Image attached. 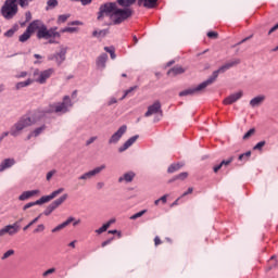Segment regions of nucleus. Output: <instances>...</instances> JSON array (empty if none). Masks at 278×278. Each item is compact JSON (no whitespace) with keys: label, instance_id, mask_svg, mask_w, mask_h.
I'll use <instances>...</instances> for the list:
<instances>
[{"label":"nucleus","instance_id":"1","mask_svg":"<svg viewBox=\"0 0 278 278\" xmlns=\"http://www.w3.org/2000/svg\"><path fill=\"white\" fill-rule=\"evenodd\" d=\"M136 3V0H117V2H106L100 5L98 13V21H101L104 16H110L113 25H121L125 23L127 18H131L134 10L131 5Z\"/></svg>","mask_w":278,"mask_h":278},{"label":"nucleus","instance_id":"2","mask_svg":"<svg viewBox=\"0 0 278 278\" xmlns=\"http://www.w3.org/2000/svg\"><path fill=\"white\" fill-rule=\"evenodd\" d=\"M45 116L42 111H35L31 114H26L22 116L11 128H10V136L13 138H17L27 129V127H31V125H36L40 118Z\"/></svg>","mask_w":278,"mask_h":278},{"label":"nucleus","instance_id":"3","mask_svg":"<svg viewBox=\"0 0 278 278\" xmlns=\"http://www.w3.org/2000/svg\"><path fill=\"white\" fill-rule=\"evenodd\" d=\"M37 38L39 40H49V45H60V41L55 40V38H62V34L58 31V27H51L50 29L47 28V25H41L39 30L37 31Z\"/></svg>","mask_w":278,"mask_h":278},{"label":"nucleus","instance_id":"4","mask_svg":"<svg viewBox=\"0 0 278 278\" xmlns=\"http://www.w3.org/2000/svg\"><path fill=\"white\" fill-rule=\"evenodd\" d=\"M68 108H73V102L71 101V98L68 96H65L63 98V102L50 104L48 109L41 112L43 115L53 114V112H55L56 114H66V112H68Z\"/></svg>","mask_w":278,"mask_h":278},{"label":"nucleus","instance_id":"5","mask_svg":"<svg viewBox=\"0 0 278 278\" xmlns=\"http://www.w3.org/2000/svg\"><path fill=\"white\" fill-rule=\"evenodd\" d=\"M1 14L7 21L18 14V0H5L4 4L1 8Z\"/></svg>","mask_w":278,"mask_h":278},{"label":"nucleus","instance_id":"6","mask_svg":"<svg viewBox=\"0 0 278 278\" xmlns=\"http://www.w3.org/2000/svg\"><path fill=\"white\" fill-rule=\"evenodd\" d=\"M53 73H55V70L53 68H48L43 71L36 68L33 72V81L42 86L47 84V81H49L51 77H53Z\"/></svg>","mask_w":278,"mask_h":278},{"label":"nucleus","instance_id":"7","mask_svg":"<svg viewBox=\"0 0 278 278\" xmlns=\"http://www.w3.org/2000/svg\"><path fill=\"white\" fill-rule=\"evenodd\" d=\"M62 192H64V188H59L58 190L53 191L49 195H43L35 202H29V203L25 204L23 206V210L25 212V211L29 210V207H34V205H42L43 203H49V201H53V199H55V197H58L59 194H62Z\"/></svg>","mask_w":278,"mask_h":278},{"label":"nucleus","instance_id":"8","mask_svg":"<svg viewBox=\"0 0 278 278\" xmlns=\"http://www.w3.org/2000/svg\"><path fill=\"white\" fill-rule=\"evenodd\" d=\"M66 53H68V47L61 45L59 51L48 55L49 62H55L58 66H62L66 62Z\"/></svg>","mask_w":278,"mask_h":278},{"label":"nucleus","instance_id":"9","mask_svg":"<svg viewBox=\"0 0 278 278\" xmlns=\"http://www.w3.org/2000/svg\"><path fill=\"white\" fill-rule=\"evenodd\" d=\"M238 64H240V59H235L227 62L226 64L222 65L218 70L214 71L212 76L208 77V79H211V83L214 84V81L218 79L219 74L227 73L229 68H233V66H238Z\"/></svg>","mask_w":278,"mask_h":278},{"label":"nucleus","instance_id":"10","mask_svg":"<svg viewBox=\"0 0 278 278\" xmlns=\"http://www.w3.org/2000/svg\"><path fill=\"white\" fill-rule=\"evenodd\" d=\"M212 80L208 78L207 80L203 81L202 84L198 85L197 87H192L179 92V97H192L194 94H199L202 90H205L207 86H212Z\"/></svg>","mask_w":278,"mask_h":278},{"label":"nucleus","instance_id":"11","mask_svg":"<svg viewBox=\"0 0 278 278\" xmlns=\"http://www.w3.org/2000/svg\"><path fill=\"white\" fill-rule=\"evenodd\" d=\"M66 199H68V194L64 193L63 195H61L59 199H56L55 201H53L50 205L47 206V208L43 211L45 216H51V214H53V212H55V210H58L60 207V205H62V203H64V201H66Z\"/></svg>","mask_w":278,"mask_h":278},{"label":"nucleus","instance_id":"12","mask_svg":"<svg viewBox=\"0 0 278 278\" xmlns=\"http://www.w3.org/2000/svg\"><path fill=\"white\" fill-rule=\"evenodd\" d=\"M127 134V125L121 126L109 139V144H118L119 140Z\"/></svg>","mask_w":278,"mask_h":278},{"label":"nucleus","instance_id":"13","mask_svg":"<svg viewBox=\"0 0 278 278\" xmlns=\"http://www.w3.org/2000/svg\"><path fill=\"white\" fill-rule=\"evenodd\" d=\"M153 114H159V116H162V103H160V101H155L152 105H150L144 116L149 117L153 116Z\"/></svg>","mask_w":278,"mask_h":278},{"label":"nucleus","instance_id":"14","mask_svg":"<svg viewBox=\"0 0 278 278\" xmlns=\"http://www.w3.org/2000/svg\"><path fill=\"white\" fill-rule=\"evenodd\" d=\"M243 96H244L243 91H238L236 93H232L224 100V105H232V103H236V101H240V99H242Z\"/></svg>","mask_w":278,"mask_h":278},{"label":"nucleus","instance_id":"15","mask_svg":"<svg viewBox=\"0 0 278 278\" xmlns=\"http://www.w3.org/2000/svg\"><path fill=\"white\" fill-rule=\"evenodd\" d=\"M20 229H21V226H18V222H15L12 225L4 226L2 228V231L4 232V236L5 233H8L9 236H15V233L20 231Z\"/></svg>","mask_w":278,"mask_h":278},{"label":"nucleus","instance_id":"16","mask_svg":"<svg viewBox=\"0 0 278 278\" xmlns=\"http://www.w3.org/2000/svg\"><path fill=\"white\" fill-rule=\"evenodd\" d=\"M106 63H108V54L106 53L100 54L96 61L98 71H105Z\"/></svg>","mask_w":278,"mask_h":278},{"label":"nucleus","instance_id":"17","mask_svg":"<svg viewBox=\"0 0 278 278\" xmlns=\"http://www.w3.org/2000/svg\"><path fill=\"white\" fill-rule=\"evenodd\" d=\"M16 164V161L14 159H4L0 163V173H3V170H8V168H12Z\"/></svg>","mask_w":278,"mask_h":278},{"label":"nucleus","instance_id":"18","mask_svg":"<svg viewBox=\"0 0 278 278\" xmlns=\"http://www.w3.org/2000/svg\"><path fill=\"white\" fill-rule=\"evenodd\" d=\"M138 138V135L130 137L122 147L118 148V152L123 153L124 151H127V149H129V147H131V144H134Z\"/></svg>","mask_w":278,"mask_h":278},{"label":"nucleus","instance_id":"19","mask_svg":"<svg viewBox=\"0 0 278 278\" xmlns=\"http://www.w3.org/2000/svg\"><path fill=\"white\" fill-rule=\"evenodd\" d=\"M182 73H186V68L181 65H176L167 72V75L170 77H177V75H182Z\"/></svg>","mask_w":278,"mask_h":278},{"label":"nucleus","instance_id":"20","mask_svg":"<svg viewBox=\"0 0 278 278\" xmlns=\"http://www.w3.org/2000/svg\"><path fill=\"white\" fill-rule=\"evenodd\" d=\"M42 22L36 20L34 22H31L28 27L26 28L30 34H34V31H40V28L42 27Z\"/></svg>","mask_w":278,"mask_h":278},{"label":"nucleus","instance_id":"21","mask_svg":"<svg viewBox=\"0 0 278 278\" xmlns=\"http://www.w3.org/2000/svg\"><path fill=\"white\" fill-rule=\"evenodd\" d=\"M36 194H40V190L24 191L18 199L20 201H27V199H31Z\"/></svg>","mask_w":278,"mask_h":278},{"label":"nucleus","instance_id":"22","mask_svg":"<svg viewBox=\"0 0 278 278\" xmlns=\"http://www.w3.org/2000/svg\"><path fill=\"white\" fill-rule=\"evenodd\" d=\"M45 129H47L46 126L35 128L34 130H31L28 134V136L26 137V140H31V138H38V136H40V134H42V131H45Z\"/></svg>","mask_w":278,"mask_h":278},{"label":"nucleus","instance_id":"23","mask_svg":"<svg viewBox=\"0 0 278 278\" xmlns=\"http://www.w3.org/2000/svg\"><path fill=\"white\" fill-rule=\"evenodd\" d=\"M266 101V96H257L250 101L251 108H260Z\"/></svg>","mask_w":278,"mask_h":278},{"label":"nucleus","instance_id":"24","mask_svg":"<svg viewBox=\"0 0 278 278\" xmlns=\"http://www.w3.org/2000/svg\"><path fill=\"white\" fill-rule=\"evenodd\" d=\"M138 5H143V8L151 10L157 5V0H138Z\"/></svg>","mask_w":278,"mask_h":278},{"label":"nucleus","instance_id":"25","mask_svg":"<svg viewBox=\"0 0 278 278\" xmlns=\"http://www.w3.org/2000/svg\"><path fill=\"white\" fill-rule=\"evenodd\" d=\"M134 177H136V174L134 172H128L118 178V182L123 184V181H126V184H129L134 181Z\"/></svg>","mask_w":278,"mask_h":278},{"label":"nucleus","instance_id":"26","mask_svg":"<svg viewBox=\"0 0 278 278\" xmlns=\"http://www.w3.org/2000/svg\"><path fill=\"white\" fill-rule=\"evenodd\" d=\"M114 223H116V219H110L108 223H105L102 227H100L99 229L96 230V233L101 235V233H105V231H108V229H110V227H112V225H114Z\"/></svg>","mask_w":278,"mask_h":278},{"label":"nucleus","instance_id":"27","mask_svg":"<svg viewBox=\"0 0 278 278\" xmlns=\"http://www.w3.org/2000/svg\"><path fill=\"white\" fill-rule=\"evenodd\" d=\"M34 84V80L31 78H28L25 81H20L15 85V90H21L22 88H27V86H31Z\"/></svg>","mask_w":278,"mask_h":278},{"label":"nucleus","instance_id":"28","mask_svg":"<svg viewBox=\"0 0 278 278\" xmlns=\"http://www.w3.org/2000/svg\"><path fill=\"white\" fill-rule=\"evenodd\" d=\"M106 166L105 164H102L91 170H89L92 175V177H97V175H100V173H103V170H105Z\"/></svg>","mask_w":278,"mask_h":278},{"label":"nucleus","instance_id":"29","mask_svg":"<svg viewBox=\"0 0 278 278\" xmlns=\"http://www.w3.org/2000/svg\"><path fill=\"white\" fill-rule=\"evenodd\" d=\"M184 164L181 163H177V164H172L168 169L167 173H177V170H179L180 168H182Z\"/></svg>","mask_w":278,"mask_h":278},{"label":"nucleus","instance_id":"30","mask_svg":"<svg viewBox=\"0 0 278 278\" xmlns=\"http://www.w3.org/2000/svg\"><path fill=\"white\" fill-rule=\"evenodd\" d=\"M29 38H31V33L26 29L25 33L20 36V42H27Z\"/></svg>","mask_w":278,"mask_h":278},{"label":"nucleus","instance_id":"31","mask_svg":"<svg viewBox=\"0 0 278 278\" xmlns=\"http://www.w3.org/2000/svg\"><path fill=\"white\" fill-rule=\"evenodd\" d=\"M92 177H93V176H92L91 172L89 170V172H87V173L80 175V176L78 177V180H79V181H88V180L92 179Z\"/></svg>","mask_w":278,"mask_h":278},{"label":"nucleus","instance_id":"32","mask_svg":"<svg viewBox=\"0 0 278 278\" xmlns=\"http://www.w3.org/2000/svg\"><path fill=\"white\" fill-rule=\"evenodd\" d=\"M68 18H71V14L59 15L56 23L58 25H62V23H66Z\"/></svg>","mask_w":278,"mask_h":278},{"label":"nucleus","instance_id":"33","mask_svg":"<svg viewBox=\"0 0 278 278\" xmlns=\"http://www.w3.org/2000/svg\"><path fill=\"white\" fill-rule=\"evenodd\" d=\"M108 35V30H105V29H103V30H94L93 33H92V36L94 37V38H103L104 36H106Z\"/></svg>","mask_w":278,"mask_h":278},{"label":"nucleus","instance_id":"34","mask_svg":"<svg viewBox=\"0 0 278 278\" xmlns=\"http://www.w3.org/2000/svg\"><path fill=\"white\" fill-rule=\"evenodd\" d=\"M53 8H58V0H48L46 10H53Z\"/></svg>","mask_w":278,"mask_h":278},{"label":"nucleus","instance_id":"35","mask_svg":"<svg viewBox=\"0 0 278 278\" xmlns=\"http://www.w3.org/2000/svg\"><path fill=\"white\" fill-rule=\"evenodd\" d=\"M42 216V214H40L39 216H37L35 219H33L28 225H26L23 228V231H27V229H29V227H31L33 225H36V223H38V220H40V217Z\"/></svg>","mask_w":278,"mask_h":278},{"label":"nucleus","instance_id":"36","mask_svg":"<svg viewBox=\"0 0 278 278\" xmlns=\"http://www.w3.org/2000/svg\"><path fill=\"white\" fill-rule=\"evenodd\" d=\"M147 212V210L140 211L136 214H134L132 216H130V220H136L138 218H141V216H144V213Z\"/></svg>","mask_w":278,"mask_h":278},{"label":"nucleus","instance_id":"37","mask_svg":"<svg viewBox=\"0 0 278 278\" xmlns=\"http://www.w3.org/2000/svg\"><path fill=\"white\" fill-rule=\"evenodd\" d=\"M266 147V141H260L257 144L254 146V151H262Z\"/></svg>","mask_w":278,"mask_h":278},{"label":"nucleus","instance_id":"38","mask_svg":"<svg viewBox=\"0 0 278 278\" xmlns=\"http://www.w3.org/2000/svg\"><path fill=\"white\" fill-rule=\"evenodd\" d=\"M254 134H255V128L250 129L248 132L244 134L243 140H249V138H251V136H253Z\"/></svg>","mask_w":278,"mask_h":278},{"label":"nucleus","instance_id":"39","mask_svg":"<svg viewBox=\"0 0 278 278\" xmlns=\"http://www.w3.org/2000/svg\"><path fill=\"white\" fill-rule=\"evenodd\" d=\"M250 157H251V151H248V152L239 155L240 162H242V160H249Z\"/></svg>","mask_w":278,"mask_h":278},{"label":"nucleus","instance_id":"40","mask_svg":"<svg viewBox=\"0 0 278 278\" xmlns=\"http://www.w3.org/2000/svg\"><path fill=\"white\" fill-rule=\"evenodd\" d=\"M14 34H16V28H11L8 31L4 33V36L7 38H12V36H14Z\"/></svg>","mask_w":278,"mask_h":278},{"label":"nucleus","instance_id":"41","mask_svg":"<svg viewBox=\"0 0 278 278\" xmlns=\"http://www.w3.org/2000/svg\"><path fill=\"white\" fill-rule=\"evenodd\" d=\"M12 255H14V250H9L2 255L1 260H8V257H12Z\"/></svg>","mask_w":278,"mask_h":278},{"label":"nucleus","instance_id":"42","mask_svg":"<svg viewBox=\"0 0 278 278\" xmlns=\"http://www.w3.org/2000/svg\"><path fill=\"white\" fill-rule=\"evenodd\" d=\"M175 179H181V181H184V179H188V172L180 173L175 177Z\"/></svg>","mask_w":278,"mask_h":278},{"label":"nucleus","instance_id":"43","mask_svg":"<svg viewBox=\"0 0 278 278\" xmlns=\"http://www.w3.org/2000/svg\"><path fill=\"white\" fill-rule=\"evenodd\" d=\"M64 228H66V226H64V224L62 223L52 229V233H58V231H62V229Z\"/></svg>","mask_w":278,"mask_h":278},{"label":"nucleus","instance_id":"44","mask_svg":"<svg viewBox=\"0 0 278 278\" xmlns=\"http://www.w3.org/2000/svg\"><path fill=\"white\" fill-rule=\"evenodd\" d=\"M55 173H56L55 169L48 172V174L46 176L47 181H51V178L53 177V175H55Z\"/></svg>","mask_w":278,"mask_h":278},{"label":"nucleus","instance_id":"45","mask_svg":"<svg viewBox=\"0 0 278 278\" xmlns=\"http://www.w3.org/2000/svg\"><path fill=\"white\" fill-rule=\"evenodd\" d=\"M53 273H55V268H50L48 270H46L43 274H42V277H49V275H53Z\"/></svg>","mask_w":278,"mask_h":278},{"label":"nucleus","instance_id":"46","mask_svg":"<svg viewBox=\"0 0 278 278\" xmlns=\"http://www.w3.org/2000/svg\"><path fill=\"white\" fill-rule=\"evenodd\" d=\"M41 231H45V225H38L37 228L34 230V233H41Z\"/></svg>","mask_w":278,"mask_h":278},{"label":"nucleus","instance_id":"47","mask_svg":"<svg viewBox=\"0 0 278 278\" xmlns=\"http://www.w3.org/2000/svg\"><path fill=\"white\" fill-rule=\"evenodd\" d=\"M27 72H21L17 75H15L16 79H25L27 77Z\"/></svg>","mask_w":278,"mask_h":278},{"label":"nucleus","instance_id":"48","mask_svg":"<svg viewBox=\"0 0 278 278\" xmlns=\"http://www.w3.org/2000/svg\"><path fill=\"white\" fill-rule=\"evenodd\" d=\"M233 162V156H230L227 161H222L223 166H229Z\"/></svg>","mask_w":278,"mask_h":278},{"label":"nucleus","instance_id":"49","mask_svg":"<svg viewBox=\"0 0 278 278\" xmlns=\"http://www.w3.org/2000/svg\"><path fill=\"white\" fill-rule=\"evenodd\" d=\"M75 222V217H68L65 222H63L64 227H68L71 223Z\"/></svg>","mask_w":278,"mask_h":278},{"label":"nucleus","instance_id":"50","mask_svg":"<svg viewBox=\"0 0 278 278\" xmlns=\"http://www.w3.org/2000/svg\"><path fill=\"white\" fill-rule=\"evenodd\" d=\"M21 8H27L29 5V0H18Z\"/></svg>","mask_w":278,"mask_h":278},{"label":"nucleus","instance_id":"51","mask_svg":"<svg viewBox=\"0 0 278 278\" xmlns=\"http://www.w3.org/2000/svg\"><path fill=\"white\" fill-rule=\"evenodd\" d=\"M192 192H194V188L189 187V189L184 192L180 198L188 197V194H192Z\"/></svg>","mask_w":278,"mask_h":278},{"label":"nucleus","instance_id":"52","mask_svg":"<svg viewBox=\"0 0 278 278\" xmlns=\"http://www.w3.org/2000/svg\"><path fill=\"white\" fill-rule=\"evenodd\" d=\"M134 90H136V87H130L129 89H127L122 97V100L125 99L130 92H134Z\"/></svg>","mask_w":278,"mask_h":278},{"label":"nucleus","instance_id":"53","mask_svg":"<svg viewBox=\"0 0 278 278\" xmlns=\"http://www.w3.org/2000/svg\"><path fill=\"white\" fill-rule=\"evenodd\" d=\"M114 240V237L111 239H108L101 243V247L104 249V247H108V244H112V241Z\"/></svg>","mask_w":278,"mask_h":278},{"label":"nucleus","instance_id":"54","mask_svg":"<svg viewBox=\"0 0 278 278\" xmlns=\"http://www.w3.org/2000/svg\"><path fill=\"white\" fill-rule=\"evenodd\" d=\"M96 188L97 190H103V188H105V182L103 181L97 182Z\"/></svg>","mask_w":278,"mask_h":278},{"label":"nucleus","instance_id":"55","mask_svg":"<svg viewBox=\"0 0 278 278\" xmlns=\"http://www.w3.org/2000/svg\"><path fill=\"white\" fill-rule=\"evenodd\" d=\"M207 37L216 39V38H218V33H216V31H208L207 33Z\"/></svg>","mask_w":278,"mask_h":278},{"label":"nucleus","instance_id":"56","mask_svg":"<svg viewBox=\"0 0 278 278\" xmlns=\"http://www.w3.org/2000/svg\"><path fill=\"white\" fill-rule=\"evenodd\" d=\"M77 31H79L77 27H67V34H75Z\"/></svg>","mask_w":278,"mask_h":278},{"label":"nucleus","instance_id":"57","mask_svg":"<svg viewBox=\"0 0 278 278\" xmlns=\"http://www.w3.org/2000/svg\"><path fill=\"white\" fill-rule=\"evenodd\" d=\"M9 134H10V131H4V132H2V134L0 135V142H3V139H4V138H8Z\"/></svg>","mask_w":278,"mask_h":278},{"label":"nucleus","instance_id":"58","mask_svg":"<svg viewBox=\"0 0 278 278\" xmlns=\"http://www.w3.org/2000/svg\"><path fill=\"white\" fill-rule=\"evenodd\" d=\"M97 140V137H90L87 141H86V144L87 147L92 144V142H94Z\"/></svg>","mask_w":278,"mask_h":278},{"label":"nucleus","instance_id":"59","mask_svg":"<svg viewBox=\"0 0 278 278\" xmlns=\"http://www.w3.org/2000/svg\"><path fill=\"white\" fill-rule=\"evenodd\" d=\"M167 199H168V194H165V195L161 197L159 199V201H161L163 204H166Z\"/></svg>","mask_w":278,"mask_h":278},{"label":"nucleus","instance_id":"60","mask_svg":"<svg viewBox=\"0 0 278 278\" xmlns=\"http://www.w3.org/2000/svg\"><path fill=\"white\" fill-rule=\"evenodd\" d=\"M81 5H90L92 3V0H79Z\"/></svg>","mask_w":278,"mask_h":278},{"label":"nucleus","instance_id":"61","mask_svg":"<svg viewBox=\"0 0 278 278\" xmlns=\"http://www.w3.org/2000/svg\"><path fill=\"white\" fill-rule=\"evenodd\" d=\"M154 244L155 247H159V244H162V240L160 239V237L154 238Z\"/></svg>","mask_w":278,"mask_h":278},{"label":"nucleus","instance_id":"62","mask_svg":"<svg viewBox=\"0 0 278 278\" xmlns=\"http://www.w3.org/2000/svg\"><path fill=\"white\" fill-rule=\"evenodd\" d=\"M118 101L116 98H111L110 101L108 102V105H114V103H117Z\"/></svg>","mask_w":278,"mask_h":278},{"label":"nucleus","instance_id":"63","mask_svg":"<svg viewBox=\"0 0 278 278\" xmlns=\"http://www.w3.org/2000/svg\"><path fill=\"white\" fill-rule=\"evenodd\" d=\"M222 168H223V163L219 164V165H217V166H215V167L213 168V170H214V173H217V172L220 170Z\"/></svg>","mask_w":278,"mask_h":278},{"label":"nucleus","instance_id":"64","mask_svg":"<svg viewBox=\"0 0 278 278\" xmlns=\"http://www.w3.org/2000/svg\"><path fill=\"white\" fill-rule=\"evenodd\" d=\"M25 16L27 22L31 21V12H26Z\"/></svg>","mask_w":278,"mask_h":278}]
</instances>
